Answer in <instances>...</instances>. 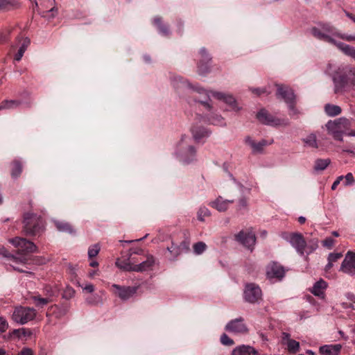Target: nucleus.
<instances>
[{
  "instance_id": "obj_17",
  "label": "nucleus",
  "mask_w": 355,
  "mask_h": 355,
  "mask_svg": "<svg viewBox=\"0 0 355 355\" xmlns=\"http://www.w3.org/2000/svg\"><path fill=\"white\" fill-rule=\"evenodd\" d=\"M340 270L351 275H355V253L347 252L342 262Z\"/></svg>"
},
{
  "instance_id": "obj_5",
  "label": "nucleus",
  "mask_w": 355,
  "mask_h": 355,
  "mask_svg": "<svg viewBox=\"0 0 355 355\" xmlns=\"http://www.w3.org/2000/svg\"><path fill=\"white\" fill-rule=\"evenodd\" d=\"M349 122L345 118H339L334 121H328L325 126L328 133L334 137V139L343 141V135L345 129L349 125Z\"/></svg>"
},
{
  "instance_id": "obj_52",
  "label": "nucleus",
  "mask_w": 355,
  "mask_h": 355,
  "mask_svg": "<svg viewBox=\"0 0 355 355\" xmlns=\"http://www.w3.org/2000/svg\"><path fill=\"white\" fill-rule=\"evenodd\" d=\"M248 207V200L246 198L243 197L239 199L238 204V209L241 210Z\"/></svg>"
},
{
  "instance_id": "obj_39",
  "label": "nucleus",
  "mask_w": 355,
  "mask_h": 355,
  "mask_svg": "<svg viewBox=\"0 0 355 355\" xmlns=\"http://www.w3.org/2000/svg\"><path fill=\"white\" fill-rule=\"evenodd\" d=\"M193 252L196 254H202L207 249V245L202 241H199L193 244Z\"/></svg>"
},
{
  "instance_id": "obj_2",
  "label": "nucleus",
  "mask_w": 355,
  "mask_h": 355,
  "mask_svg": "<svg viewBox=\"0 0 355 355\" xmlns=\"http://www.w3.org/2000/svg\"><path fill=\"white\" fill-rule=\"evenodd\" d=\"M22 224V232L26 236H38L44 230V223L42 217L33 213H24Z\"/></svg>"
},
{
  "instance_id": "obj_13",
  "label": "nucleus",
  "mask_w": 355,
  "mask_h": 355,
  "mask_svg": "<svg viewBox=\"0 0 355 355\" xmlns=\"http://www.w3.org/2000/svg\"><path fill=\"white\" fill-rule=\"evenodd\" d=\"M284 275V268L277 262H272L266 267V276L270 280L280 281Z\"/></svg>"
},
{
  "instance_id": "obj_16",
  "label": "nucleus",
  "mask_w": 355,
  "mask_h": 355,
  "mask_svg": "<svg viewBox=\"0 0 355 355\" xmlns=\"http://www.w3.org/2000/svg\"><path fill=\"white\" fill-rule=\"evenodd\" d=\"M235 240L251 251L256 243L255 235L251 232H239L235 235Z\"/></svg>"
},
{
  "instance_id": "obj_43",
  "label": "nucleus",
  "mask_w": 355,
  "mask_h": 355,
  "mask_svg": "<svg viewBox=\"0 0 355 355\" xmlns=\"http://www.w3.org/2000/svg\"><path fill=\"white\" fill-rule=\"evenodd\" d=\"M208 121L210 123L216 125H224L225 124L223 118L220 115H213L208 119Z\"/></svg>"
},
{
  "instance_id": "obj_6",
  "label": "nucleus",
  "mask_w": 355,
  "mask_h": 355,
  "mask_svg": "<svg viewBox=\"0 0 355 355\" xmlns=\"http://www.w3.org/2000/svg\"><path fill=\"white\" fill-rule=\"evenodd\" d=\"M277 96L282 98L288 105L291 114H297V111L295 107V96L293 89L285 85H277Z\"/></svg>"
},
{
  "instance_id": "obj_46",
  "label": "nucleus",
  "mask_w": 355,
  "mask_h": 355,
  "mask_svg": "<svg viewBox=\"0 0 355 355\" xmlns=\"http://www.w3.org/2000/svg\"><path fill=\"white\" fill-rule=\"evenodd\" d=\"M101 250V247L99 244L96 243L93 245H91L88 249V257L89 258H93L98 255L99 251Z\"/></svg>"
},
{
  "instance_id": "obj_34",
  "label": "nucleus",
  "mask_w": 355,
  "mask_h": 355,
  "mask_svg": "<svg viewBox=\"0 0 355 355\" xmlns=\"http://www.w3.org/2000/svg\"><path fill=\"white\" fill-rule=\"evenodd\" d=\"M325 113L329 116H336L341 113V108L338 105L327 104L324 106Z\"/></svg>"
},
{
  "instance_id": "obj_30",
  "label": "nucleus",
  "mask_w": 355,
  "mask_h": 355,
  "mask_svg": "<svg viewBox=\"0 0 355 355\" xmlns=\"http://www.w3.org/2000/svg\"><path fill=\"white\" fill-rule=\"evenodd\" d=\"M335 46L345 55L355 59V49L354 47L343 42H337Z\"/></svg>"
},
{
  "instance_id": "obj_4",
  "label": "nucleus",
  "mask_w": 355,
  "mask_h": 355,
  "mask_svg": "<svg viewBox=\"0 0 355 355\" xmlns=\"http://www.w3.org/2000/svg\"><path fill=\"white\" fill-rule=\"evenodd\" d=\"M192 139L188 136H182L177 146L176 153L180 160L185 163L191 162L196 156V149L191 144Z\"/></svg>"
},
{
  "instance_id": "obj_47",
  "label": "nucleus",
  "mask_w": 355,
  "mask_h": 355,
  "mask_svg": "<svg viewBox=\"0 0 355 355\" xmlns=\"http://www.w3.org/2000/svg\"><path fill=\"white\" fill-rule=\"evenodd\" d=\"M220 342L223 345L226 346H231L234 345V340L231 339L226 334H223L221 335Z\"/></svg>"
},
{
  "instance_id": "obj_45",
  "label": "nucleus",
  "mask_w": 355,
  "mask_h": 355,
  "mask_svg": "<svg viewBox=\"0 0 355 355\" xmlns=\"http://www.w3.org/2000/svg\"><path fill=\"white\" fill-rule=\"evenodd\" d=\"M168 251H169L172 256L178 257L179 254L182 253L181 246H179L173 243H171V246L167 248Z\"/></svg>"
},
{
  "instance_id": "obj_38",
  "label": "nucleus",
  "mask_w": 355,
  "mask_h": 355,
  "mask_svg": "<svg viewBox=\"0 0 355 355\" xmlns=\"http://www.w3.org/2000/svg\"><path fill=\"white\" fill-rule=\"evenodd\" d=\"M304 143L309 147L317 148L318 147L317 137L315 134H310L303 139Z\"/></svg>"
},
{
  "instance_id": "obj_48",
  "label": "nucleus",
  "mask_w": 355,
  "mask_h": 355,
  "mask_svg": "<svg viewBox=\"0 0 355 355\" xmlns=\"http://www.w3.org/2000/svg\"><path fill=\"white\" fill-rule=\"evenodd\" d=\"M75 291L71 287H67L64 291L63 297L65 299H71L73 297Z\"/></svg>"
},
{
  "instance_id": "obj_49",
  "label": "nucleus",
  "mask_w": 355,
  "mask_h": 355,
  "mask_svg": "<svg viewBox=\"0 0 355 355\" xmlns=\"http://www.w3.org/2000/svg\"><path fill=\"white\" fill-rule=\"evenodd\" d=\"M334 239L331 237H327L322 241V245L324 247H326L328 249H331L334 245Z\"/></svg>"
},
{
  "instance_id": "obj_23",
  "label": "nucleus",
  "mask_w": 355,
  "mask_h": 355,
  "mask_svg": "<svg viewBox=\"0 0 355 355\" xmlns=\"http://www.w3.org/2000/svg\"><path fill=\"white\" fill-rule=\"evenodd\" d=\"M234 202V200H224L221 196H218L214 201L210 202V205L217 209L218 211H225L229 205Z\"/></svg>"
},
{
  "instance_id": "obj_61",
  "label": "nucleus",
  "mask_w": 355,
  "mask_h": 355,
  "mask_svg": "<svg viewBox=\"0 0 355 355\" xmlns=\"http://www.w3.org/2000/svg\"><path fill=\"white\" fill-rule=\"evenodd\" d=\"M19 331H22L24 336H29L31 334V331L25 329H21V330H15V332H19Z\"/></svg>"
},
{
  "instance_id": "obj_64",
  "label": "nucleus",
  "mask_w": 355,
  "mask_h": 355,
  "mask_svg": "<svg viewBox=\"0 0 355 355\" xmlns=\"http://www.w3.org/2000/svg\"><path fill=\"white\" fill-rule=\"evenodd\" d=\"M0 355H10L4 349L0 348Z\"/></svg>"
},
{
  "instance_id": "obj_20",
  "label": "nucleus",
  "mask_w": 355,
  "mask_h": 355,
  "mask_svg": "<svg viewBox=\"0 0 355 355\" xmlns=\"http://www.w3.org/2000/svg\"><path fill=\"white\" fill-rule=\"evenodd\" d=\"M155 263V258L152 255H148L146 260L141 262L139 264L134 263L133 271L135 272H144L153 269V267Z\"/></svg>"
},
{
  "instance_id": "obj_19",
  "label": "nucleus",
  "mask_w": 355,
  "mask_h": 355,
  "mask_svg": "<svg viewBox=\"0 0 355 355\" xmlns=\"http://www.w3.org/2000/svg\"><path fill=\"white\" fill-rule=\"evenodd\" d=\"M55 293L51 291L50 294H46V296L42 297L40 295H35L31 297L35 306L38 308H43L44 306L52 302V298L55 295Z\"/></svg>"
},
{
  "instance_id": "obj_9",
  "label": "nucleus",
  "mask_w": 355,
  "mask_h": 355,
  "mask_svg": "<svg viewBox=\"0 0 355 355\" xmlns=\"http://www.w3.org/2000/svg\"><path fill=\"white\" fill-rule=\"evenodd\" d=\"M244 300L251 304L258 303L261 300L262 292L260 287L254 284H246L243 293Z\"/></svg>"
},
{
  "instance_id": "obj_58",
  "label": "nucleus",
  "mask_w": 355,
  "mask_h": 355,
  "mask_svg": "<svg viewBox=\"0 0 355 355\" xmlns=\"http://www.w3.org/2000/svg\"><path fill=\"white\" fill-rule=\"evenodd\" d=\"M83 289L87 293H92L94 291V287L92 284H89L83 287Z\"/></svg>"
},
{
  "instance_id": "obj_56",
  "label": "nucleus",
  "mask_w": 355,
  "mask_h": 355,
  "mask_svg": "<svg viewBox=\"0 0 355 355\" xmlns=\"http://www.w3.org/2000/svg\"><path fill=\"white\" fill-rule=\"evenodd\" d=\"M194 101L196 102H199L200 104H202L205 108L207 110H210L211 106L210 104L206 101V100H202V99H197L195 96H193Z\"/></svg>"
},
{
  "instance_id": "obj_62",
  "label": "nucleus",
  "mask_w": 355,
  "mask_h": 355,
  "mask_svg": "<svg viewBox=\"0 0 355 355\" xmlns=\"http://www.w3.org/2000/svg\"><path fill=\"white\" fill-rule=\"evenodd\" d=\"M51 291H53L55 293V291L53 290V288L50 286H46L45 288H44V296H46V294H50L51 293Z\"/></svg>"
},
{
  "instance_id": "obj_37",
  "label": "nucleus",
  "mask_w": 355,
  "mask_h": 355,
  "mask_svg": "<svg viewBox=\"0 0 355 355\" xmlns=\"http://www.w3.org/2000/svg\"><path fill=\"white\" fill-rule=\"evenodd\" d=\"M329 159H318L315 162L314 169L317 171L324 170L330 164Z\"/></svg>"
},
{
  "instance_id": "obj_27",
  "label": "nucleus",
  "mask_w": 355,
  "mask_h": 355,
  "mask_svg": "<svg viewBox=\"0 0 355 355\" xmlns=\"http://www.w3.org/2000/svg\"><path fill=\"white\" fill-rule=\"evenodd\" d=\"M134 257H129L126 259H118L116 261V265L118 268L127 271H133L134 263H135Z\"/></svg>"
},
{
  "instance_id": "obj_33",
  "label": "nucleus",
  "mask_w": 355,
  "mask_h": 355,
  "mask_svg": "<svg viewBox=\"0 0 355 355\" xmlns=\"http://www.w3.org/2000/svg\"><path fill=\"white\" fill-rule=\"evenodd\" d=\"M54 224L60 232H67L69 234H72L74 232L71 225L67 222L55 220L54 221Z\"/></svg>"
},
{
  "instance_id": "obj_8",
  "label": "nucleus",
  "mask_w": 355,
  "mask_h": 355,
  "mask_svg": "<svg viewBox=\"0 0 355 355\" xmlns=\"http://www.w3.org/2000/svg\"><path fill=\"white\" fill-rule=\"evenodd\" d=\"M9 243L18 248L22 254H27L30 253L37 252V247L31 241L26 239L16 236L8 240Z\"/></svg>"
},
{
  "instance_id": "obj_55",
  "label": "nucleus",
  "mask_w": 355,
  "mask_h": 355,
  "mask_svg": "<svg viewBox=\"0 0 355 355\" xmlns=\"http://www.w3.org/2000/svg\"><path fill=\"white\" fill-rule=\"evenodd\" d=\"M33 351L28 347L23 348L17 355H33Z\"/></svg>"
},
{
  "instance_id": "obj_60",
  "label": "nucleus",
  "mask_w": 355,
  "mask_h": 355,
  "mask_svg": "<svg viewBox=\"0 0 355 355\" xmlns=\"http://www.w3.org/2000/svg\"><path fill=\"white\" fill-rule=\"evenodd\" d=\"M347 298L351 302L355 303V295L353 293H348L346 294Z\"/></svg>"
},
{
  "instance_id": "obj_36",
  "label": "nucleus",
  "mask_w": 355,
  "mask_h": 355,
  "mask_svg": "<svg viewBox=\"0 0 355 355\" xmlns=\"http://www.w3.org/2000/svg\"><path fill=\"white\" fill-rule=\"evenodd\" d=\"M154 24L156 25L161 33L167 35L169 33L168 28L166 25L162 24V19L159 17H156L153 20Z\"/></svg>"
},
{
  "instance_id": "obj_53",
  "label": "nucleus",
  "mask_w": 355,
  "mask_h": 355,
  "mask_svg": "<svg viewBox=\"0 0 355 355\" xmlns=\"http://www.w3.org/2000/svg\"><path fill=\"white\" fill-rule=\"evenodd\" d=\"M8 324L5 318L0 317V333L5 332L8 329Z\"/></svg>"
},
{
  "instance_id": "obj_41",
  "label": "nucleus",
  "mask_w": 355,
  "mask_h": 355,
  "mask_svg": "<svg viewBox=\"0 0 355 355\" xmlns=\"http://www.w3.org/2000/svg\"><path fill=\"white\" fill-rule=\"evenodd\" d=\"M287 346L288 351L292 353H295L300 350V343L295 340L288 339L287 341Z\"/></svg>"
},
{
  "instance_id": "obj_54",
  "label": "nucleus",
  "mask_w": 355,
  "mask_h": 355,
  "mask_svg": "<svg viewBox=\"0 0 355 355\" xmlns=\"http://www.w3.org/2000/svg\"><path fill=\"white\" fill-rule=\"evenodd\" d=\"M339 39H342L347 41H355V35H347L345 34H342L339 32V35L338 37Z\"/></svg>"
},
{
  "instance_id": "obj_10",
  "label": "nucleus",
  "mask_w": 355,
  "mask_h": 355,
  "mask_svg": "<svg viewBox=\"0 0 355 355\" xmlns=\"http://www.w3.org/2000/svg\"><path fill=\"white\" fill-rule=\"evenodd\" d=\"M139 286H124L118 284L112 285V291L121 300L126 301L133 297L139 289Z\"/></svg>"
},
{
  "instance_id": "obj_11",
  "label": "nucleus",
  "mask_w": 355,
  "mask_h": 355,
  "mask_svg": "<svg viewBox=\"0 0 355 355\" xmlns=\"http://www.w3.org/2000/svg\"><path fill=\"white\" fill-rule=\"evenodd\" d=\"M257 118L261 123L268 125L278 126L282 125H286L288 124L287 120L275 118L268 114L266 110H261L257 114Z\"/></svg>"
},
{
  "instance_id": "obj_21",
  "label": "nucleus",
  "mask_w": 355,
  "mask_h": 355,
  "mask_svg": "<svg viewBox=\"0 0 355 355\" xmlns=\"http://www.w3.org/2000/svg\"><path fill=\"white\" fill-rule=\"evenodd\" d=\"M245 143L252 148L253 153H260L263 150V148L270 143L265 139H262L259 142H255L250 137H246L245 139Z\"/></svg>"
},
{
  "instance_id": "obj_15",
  "label": "nucleus",
  "mask_w": 355,
  "mask_h": 355,
  "mask_svg": "<svg viewBox=\"0 0 355 355\" xmlns=\"http://www.w3.org/2000/svg\"><path fill=\"white\" fill-rule=\"evenodd\" d=\"M199 55L200 58L198 62V71L199 74L205 75L209 71L211 57L205 47L200 49Z\"/></svg>"
},
{
  "instance_id": "obj_18",
  "label": "nucleus",
  "mask_w": 355,
  "mask_h": 355,
  "mask_svg": "<svg viewBox=\"0 0 355 355\" xmlns=\"http://www.w3.org/2000/svg\"><path fill=\"white\" fill-rule=\"evenodd\" d=\"M0 254L3 255L5 257L8 258L12 261V264L10 263V266L14 268V270H17L20 272H24V270L22 269H20L19 268L16 266L15 264H17L19 263H26V259L25 257H17L15 255H12L10 253H9L6 249H5L3 248H0Z\"/></svg>"
},
{
  "instance_id": "obj_14",
  "label": "nucleus",
  "mask_w": 355,
  "mask_h": 355,
  "mask_svg": "<svg viewBox=\"0 0 355 355\" xmlns=\"http://www.w3.org/2000/svg\"><path fill=\"white\" fill-rule=\"evenodd\" d=\"M225 329L227 331L235 334H243L248 331V329L244 323V320L241 317L230 320L225 325Z\"/></svg>"
},
{
  "instance_id": "obj_26",
  "label": "nucleus",
  "mask_w": 355,
  "mask_h": 355,
  "mask_svg": "<svg viewBox=\"0 0 355 355\" xmlns=\"http://www.w3.org/2000/svg\"><path fill=\"white\" fill-rule=\"evenodd\" d=\"M342 346L340 344L326 345L320 347V353L323 355H338Z\"/></svg>"
},
{
  "instance_id": "obj_50",
  "label": "nucleus",
  "mask_w": 355,
  "mask_h": 355,
  "mask_svg": "<svg viewBox=\"0 0 355 355\" xmlns=\"http://www.w3.org/2000/svg\"><path fill=\"white\" fill-rule=\"evenodd\" d=\"M343 257L341 253H330L328 257V261L336 262Z\"/></svg>"
},
{
  "instance_id": "obj_63",
  "label": "nucleus",
  "mask_w": 355,
  "mask_h": 355,
  "mask_svg": "<svg viewBox=\"0 0 355 355\" xmlns=\"http://www.w3.org/2000/svg\"><path fill=\"white\" fill-rule=\"evenodd\" d=\"M340 184L339 180H335L334 182L331 185V189L335 190L337 186Z\"/></svg>"
},
{
  "instance_id": "obj_29",
  "label": "nucleus",
  "mask_w": 355,
  "mask_h": 355,
  "mask_svg": "<svg viewBox=\"0 0 355 355\" xmlns=\"http://www.w3.org/2000/svg\"><path fill=\"white\" fill-rule=\"evenodd\" d=\"M212 96L234 107L236 100L232 95L223 92H212Z\"/></svg>"
},
{
  "instance_id": "obj_40",
  "label": "nucleus",
  "mask_w": 355,
  "mask_h": 355,
  "mask_svg": "<svg viewBox=\"0 0 355 355\" xmlns=\"http://www.w3.org/2000/svg\"><path fill=\"white\" fill-rule=\"evenodd\" d=\"M19 104L20 103L17 101H4L0 105V110L17 107Z\"/></svg>"
},
{
  "instance_id": "obj_3",
  "label": "nucleus",
  "mask_w": 355,
  "mask_h": 355,
  "mask_svg": "<svg viewBox=\"0 0 355 355\" xmlns=\"http://www.w3.org/2000/svg\"><path fill=\"white\" fill-rule=\"evenodd\" d=\"M311 33L315 38L331 44L336 45L338 42L336 38H338L339 31L329 24H324L320 25V27L312 28Z\"/></svg>"
},
{
  "instance_id": "obj_28",
  "label": "nucleus",
  "mask_w": 355,
  "mask_h": 355,
  "mask_svg": "<svg viewBox=\"0 0 355 355\" xmlns=\"http://www.w3.org/2000/svg\"><path fill=\"white\" fill-rule=\"evenodd\" d=\"M191 132L193 139L196 141H200L203 138L208 137L210 135L209 132L202 127L193 126L191 128Z\"/></svg>"
},
{
  "instance_id": "obj_51",
  "label": "nucleus",
  "mask_w": 355,
  "mask_h": 355,
  "mask_svg": "<svg viewBox=\"0 0 355 355\" xmlns=\"http://www.w3.org/2000/svg\"><path fill=\"white\" fill-rule=\"evenodd\" d=\"M345 185H352L354 182V178L352 173H348L345 177Z\"/></svg>"
},
{
  "instance_id": "obj_24",
  "label": "nucleus",
  "mask_w": 355,
  "mask_h": 355,
  "mask_svg": "<svg viewBox=\"0 0 355 355\" xmlns=\"http://www.w3.org/2000/svg\"><path fill=\"white\" fill-rule=\"evenodd\" d=\"M327 288V283L320 279L319 281L316 282L312 288L311 289V292L315 295L318 296L322 299L324 298V291Z\"/></svg>"
},
{
  "instance_id": "obj_32",
  "label": "nucleus",
  "mask_w": 355,
  "mask_h": 355,
  "mask_svg": "<svg viewBox=\"0 0 355 355\" xmlns=\"http://www.w3.org/2000/svg\"><path fill=\"white\" fill-rule=\"evenodd\" d=\"M172 83L176 89L187 88L190 89L191 85L180 76H174L172 80Z\"/></svg>"
},
{
  "instance_id": "obj_25",
  "label": "nucleus",
  "mask_w": 355,
  "mask_h": 355,
  "mask_svg": "<svg viewBox=\"0 0 355 355\" xmlns=\"http://www.w3.org/2000/svg\"><path fill=\"white\" fill-rule=\"evenodd\" d=\"M232 355H260L259 353L252 347L249 345H241L236 347Z\"/></svg>"
},
{
  "instance_id": "obj_31",
  "label": "nucleus",
  "mask_w": 355,
  "mask_h": 355,
  "mask_svg": "<svg viewBox=\"0 0 355 355\" xmlns=\"http://www.w3.org/2000/svg\"><path fill=\"white\" fill-rule=\"evenodd\" d=\"M10 175L13 179L19 178L22 173V164L19 160H14L12 163Z\"/></svg>"
},
{
  "instance_id": "obj_22",
  "label": "nucleus",
  "mask_w": 355,
  "mask_h": 355,
  "mask_svg": "<svg viewBox=\"0 0 355 355\" xmlns=\"http://www.w3.org/2000/svg\"><path fill=\"white\" fill-rule=\"evenodd\" d=\"M17 41L19 45L17 53L15 55L14 59L16 61H20L24 55V52L26 51L28 46L31 44V40L28 37H17Z\"/></svg>"
},
{
  "instance_id": "obj_1",
  "label": "nucleus",
  "mask_w": 355,
  "mask_h": 355,
  "mask_svg": "<svg viewBox=\"0 0 355 355\" xmlns=\"http://www.w3.org/2000/svg\"><path fill=\"white\" fill-rule=\"evenodd\" d=\"M333 82L334 93L343 94L355 85V71L349 66L339 67L336 71Z\"/></svg>"
},
{
  "instance_id": "obj_7",
  "label": "nucleus",
  "mask_w": 355,
  "mask_h": 355,
  "mask_svg": "<svg viewBox=\"0 0 355 355\" xmlns=\"http://www.w3.org/2000/svg\"><path fill=\"white\" fill-rule=\"evenodd\" d=\"M36 316V311L33 308L19 306L15 308L12 318L16 322L24 324L33 320Z\"/></svg>"
},
{
  "instance_id": "obj_35",
  "label": "nucleus",
  "mask_w": 355,
  "mask_h": 355,
  "mask_svg": "<svg viewBox=\"0 0 355 355\" xmlns=\"http://www.w3.org/2000/svg\"><path fill=\"white\" fill-rule=\"evenodd\" d=\"M318 247V240L317 239H313L306 242L305 247V253L306 257L313 252Z\"/></svg>"
},
{
  "instance_id": "obj_44",
  "label": "nucleus",
  "mask_w": 355,
  "mask_h": 355,
  "mask_svg": "<svg viewBox=\"0 0 355 355\" xmlns=\"http://www.w3.org/2000/svg\"><path fill=\"white\" fill-rule=\"evenodd\" d=\"M211 215L210 211L205 207H202L198 211V219L200 221H204L205 218Z\"/></svg>"
},
{
  "instance_id": "obj_42",
  "label": "nucleus",
  "mask_w": 355,
  "mask_h": 355,
  "mask_svg": "<svg viewBox=\"0 0 355 355\" xmlns=\"http://www.w3.org/2000/svg\"><path fill=\"white\" fill-rule=\"evenodd\" d=\"M8 6L18 7L19 3L15 0H0V10L6 9Z\"/></svg>"
},
{
  "instance_id": "obj_57",
  "label": "nucleus",
  "mask_w": 355,
  "mask_h": 355,
  "mask_svg": "<svg viewBox=\"0 0 355 355\" xmlns=\"http://www.w3.org/2000/svg\"><path fill=\"white\" fill-rule=\"evenodd\" d=\"M179 246H181L182 252L183 251L187 252L189 250V242L184 241H182Z\"/></svg>"
},
{
  "instance_id": "obj_12",
  "label": "nucleus",
  "mask_w": 355,
  "mask_h": 355,
  "mask_svg": "<svg viewBox=\"0 0 355 355\" xmlns=\"http://www.w3.org/2000/svg\"><path fill=\"white\" fill-rule=\"evenodd\" d=\"M286 239L300 255H304L306 241L304 240L302 234L297 232L291 233Z\"/></svg>"
},
{
  "instance_id": "obj_59",
  "label": "nucleus",
  "mask_w": 355,
  "mask_h": 355,
  "mask_svg": "<svg viewBox=\"0 0 355 355\" xmlns=\"http://www.w3.org/2000/svg\"><path fill=\"white\" fill-rule=\"evenodd\" d=\"M251 90H252V93L257 94V96H260L261 94H263L266 92L265 89H259V88L252 89Z\"/></svg>"
}]
</instances>
